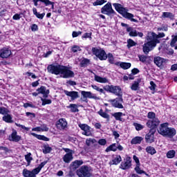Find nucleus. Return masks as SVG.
<instances>
[{"mask_svg": "<svg viewBox=\"0 0 177 177\" xmlns=\"http://www.w3.org/2000/svg\"><path fill=\"white\" fill-rule=\"evenodd\" d=\"M168 62V59H164L160 56L155 57L153 59V63L160 68H164V66Z\"/></svg>", "mask_w": 177, "mask_h": 177, "instance_id": "9d476101", "label": "nucleus"}, {"mask_svg": "<svg viewBox=\"0 0 177 177\" xmlns=\"http://www.w3.org/2000/svg\"><path fill=\"white\" fill-rule=\"evenodd\" d=\"M40 171V168H39L38 167L32 171V174H35V176H36V175H38V174H39Z\"/></svg>", "mask_w": 177, "mask_h": 177, "instance_id": "e2e57ef3", "label": "nucleus"}, {"mask_svg": "<svg viewBox=\"0 0 177 177\" xmlns=\"http://www.w3.org/2000/svg\"><path fill=\"white\" fill-rule=\"evenodd\" d=\"M135 171L137 172V174H145V171L140 169V165H136Z\"/></svg>", "mask_w": 177, "mask_h": 177, "instance_id": "603ef678", "label": "nucleus"}, {"mask_svg": "<svg viewBox=\"0 0 177 177\" xmlns=\"http://www.w3.org/2000/svg\"><path fill=\"white\" fill-rule=\"evenodd\" d=\"M94 80L97 82H100V84H106V82H109V80L106 77H102L100 76H98L97 75H95Z\"/></svg>", "mask_w": 177, "mask_h": 177, "instance_id": "b1692460", "label": "nucleus"}, {"mask_svg": "<svg viewBox=\"0 0 177 177\" xmlns=\"http://www.w3.org/2000/svg\"><path fill=\"white\" fill-rule=\"evenodd\" d=\"M66 127H67V121H66V119L61 118L57 122V127L59 128V129H64Z\"/></svg>", "mask_w": 177, "mask_h": 177, "instance_id": "4be33fe9", "label": "nucleus"}, {"mask_svg": "<svg viewBox=\"0 0 177 177\" xmlns=\"http://www.w3.org/2000/svg\"><path fill=\"white\" fill-rule=\"evenodd\" d=\"M31 135L32 136H35V138H37V139H39V140H44V142H49V138H48L47 137H45V136L38 135V134H36L35 133H31Z\"/></svg>", "mask_w": 177, "mask_h": 177, "instance_id": "c85d7f7f", "label": "nucleus"}, {"mask_svg": "<svg viewBox=\"0 0 177 177\" xmlns=\"http://www.w3.org/2000/svg\"><path fill=\"white\" fill-rule=\"evenodd\" d=\"M86 146L91 147L96 145V140L95 138H88L86 140Z\"/></svg>", "mask_w": 177, "mask_h": 177, "instance_id": "c9c22d12", "label": "nucleus"}, {"mask_svg": "<svg viewBox=\"0 0 177 177\" xmlns=\"http://www.w3.org/2000/svg\"><path fill=\"white\" fill-rule=\"evenodd\" d=\"M39 1L45 3L46 6H48V5H52V2L49 0H37V2H39Z\"/></svg>", "mask_w": 177, "mask_h": 177, "instance_id": "052dcab7", "label": "nucleus"}, {"mask_svg": "<svg viewBox=\"0 0 177 177\" xmlns=\"http://www.w3.org/2000/svg\"><path fill=\"white\" fill-rule=\"evenodd\" d=\"M138 57L140 59V62H142V63H145V62L147 60V57L145 55H139Z\"/></svg>", "mask_w": 177, "mask_h": 177, "instance_id": "4d7b16f0", "label": "nucleus"}, {"mask_svg": "<svg viewBox=\"0 0 177 177\" xmlns=\"http://www.w3.org/2000/svg\"><path fill=\"white\" fill-rule=\"evenodd\" d=\"M32 31H38V26L35 24H32L31 26Z\"/></svg>", "mask_w": 177, "mask_h": 177, "instance_id": "774afa93", "label": "nucleus"}, {"mask_svg": "<svg viewBox=\"0 0 177 177\" xmlns=\"http://www.w3.org/2000/svg\"><path fill=\"white\" fill-rule=\"evenodd\" d=\"M134 127H136V131H142L144 128L143 125L138 123H134Z\"/></svg>", "mask_w": 177, "mask_h": 177, "instance_id": "864d4df0", "label": "nucleus"}, {"mask_svg": "<svg viewBox=\"0 0 177 177\" xmlns=\"http://www.w3.org/2000/svg\"><path fill=\"white\" fill-rule=\"evenodd\" d=\"M79 127L84 131L82 132V135H85L86 136H91L92 135V131L91 130V127H89L86 124H79Z\"/></svg>", "mask_w": 177, "mask_h": 177, "instance_id": "ddd939ff", "label": "nucleus"}, {"mask_svg": "<svg viewBox=\"0 0 177 177\" xmlns=\"http://www.w3.org/2000/svg\"><path fill=\"white\" fill-rule=\"evenodd\" d=\"M98 114H99V115H100L103 118H106V119L110 118V115L109 114H107V113L103 111V109H100L98 111Z\"/></svg>", "mask_w": 177, "mask_h": 177, "instance_id": "58836bf2", "label": "nucleus"}, {"mask_svg": "<svg viewBox=\"0 0 177 177\" xmlns=\"http://www.w3.org/2000/svg\"><path fill=\"white\" fill-rule=\"evenodd\" d=\"M82 97L80 98V100L82 102H85V103H88V99H99L97 96L93 95L91 91H81Z\"/></svg>", "mask_w": 177, "mask_h": 177, "instance_id": "6e6552de", "label": "nucleus"}, {"mask_svg": "<svg viewBox=\"0 0 177 177\" xmlns=\"http://www.w3.org/2000/svg\"><path fill=\"white\" fill-rule=\"evenodd\" d=\"M10 142H20L21 140V137L20 136H17V131H14L10 136L9 137Z\"/></svg>", "mask_w": 177, "mask_h": 177, "instance_id": "412c9836", "label": "nucleus"}, {"mask_svg": "<svg viewBox=\"0 0 177 177\" xmlns=\"http://www.w3.org/2000/svg\"><path fill=\"white\" fill-rule=\"evenodd\" d=\"M108 61L111 64H114V57L113 56V54L109 53L107 55Z\"/></svg>", "mask_w": 177, "mask_h": 177, "instance_id": "de8ad7c7", "label": "nucleus"}, {"mask_svg": "<svg viewBox=\"0 0 177 177\" xmlns=\"http://www.w3.org/2000/svg\"><path fill=\"white\" fill-rule=\"evenodd\" d=\"M150 85L151 86H149V89H151V91H156V84L154 83V82L151 81L150 82Z\"/></svg>", "mask_w": 177, "mask_h": 177, "instance_id": "bf43d9fd", "label": "nucleus"}, {"mask_svg": "<svg viewBox=\"0 0 177 177\" xmlns=\"http://www.w3.org/2000/svg\"><path fill=\"white\" fill-rule=\"evenodd\" d=\"M91 87L93 89H95V91H97V92H100V93H104V90L103 88H99V86L96 85H91Z\"/></svg>", "mask_w": 177, "mask_h": 177, "instance_id": "8fccbe9b", "label": "nucleus"}, {"mask_svg": "<svg viewBox=\"0 0 177 177\" xmlns=\"http://www.w3.org/2000/svg\"><path fill=\"white\" fill-rule=\"evenodd\" d=\"M132 166V160L131 157L127 156L124 159L123 162L120 164L121 169H129Z\"/></svg>", "mask_w": 177, "mask_h": 177, "instance_id": "f8f14e48", "label": "nucleus"}, {"mask_svg": "<svg viewBox=\"0 0 177 177\" xmlns=\"http://www.w3.org/2000/svg\"><path fill=\"white\" fill-rule=\"evenodd\" d=\"M88 64H89V59H84L80 62V66L82 67H86V66H88Z\"/></svg>", "mask_w": 177, "mask_h": 177, "instance_id": "49530a36", "label": "nucleus"}, {"mask_svg": "<svg viewBox=\"0 0 177 177\" xmlns=\"http://www.w3.org/2000/svg\"><path fill=\"white\" fill-rule=\"evenodd\" d=\"M41 100L42 102L41 106H45L46 104H50V103H52V100H50L44 99V98L41 97Z\"/></svg>", "mask_w": 177, "mask_h": 177, "instance_id": "09e8293b", "label": "nucleus"}, {"mask_svg": "<svg viewBox=\"0 0 177 177\" xmlns=\"http://www.w3.org/2000/svg\"><path fill=\"white\" fill-rule=\"evenodd\" d=\"M176 153V152L175 151V150H170L167 153V158H174Z\"/></svg>", "mask_w": 177, "mask_h": 177, "instance_id": "37998d69", "label": "nucleus"}, {"mask_svg": "<svg viewBox=\"0 0 177 177\" xmlns=\"http://www.w3.org/2000/svg\"><path fill=\"white\" fill-rule=\"evenodd\" d=\"M136 42H135L131 39H129L127 40V48L129 49L130 48H132V46H136Z\"/></svg>", "mask_w": 177, "mask_h": 177, "instance_id": "79ce46f5", "label": "nucleus"}, {"mask_svg": "<svg viewBox=\"0 0 177 177\" xmlns=\"http://www.w3.org/2000/svg\"><path fill=\"white\" fill-rule=\"evenodd\" d=\"M72 52H73L74 53L78 52V50H81V48H80V46H74L73 47H72L71 48Z\"/></svg>", "mask_w": 177, "mask_h": 177, "instance_id": "5fc2aeb1", "label": "nucleus"}, {"mask_svg": "<svg viewBox=\"0 0 177 177\" xmlns=\"http://www.w3.org/2000/svg\"><path fill=\"white\" fill-rule=\"evenodd\" d=\"M8 113H10L9 109L5 107H0V114H8Z\"/></svg>", "mask_w": 177, "mask_h": 177, "instance_id": "3c124183", "label": "nucleus"}, {"mask_svg": "<svg viewBox=\"0 0 177 177\" xmlns=\"http://www.w3.org/2000/svg\"><path fill=\"white\" fill-rule=\"evenodd\" d=\"M82 164H84V161H82V160H75L73 162H72V169L75 171V169H77V168H78L80 165H82Z\"/></svg>", "mask_w": 177, "mask_h": 177, "instance_id": "bb28decb", "label": "nucleus"}, {"mask_svg": "<svg viewBox=\"0 0 177 177\" xmlns=\"http://www.w3.org/2000/svg\"><path fill=\"white\" fill-rule=\"evenodd\" d=\"M37 19H40L42 20L44 17H45V12L40 14L39 12H37V15H35Z\"/></svg>", "mask_w": 177, "mask_h": 177, "instance_id": "0e129e2a", "label": "nucleus"}, {"mask_svg": "<svg viewBox=\"0 0 177 177\" xmlns=\"http://www.w3.org/2000/svg\"><path fill=\"white\" fill-rule=\"evenodd\" d=\"M106 2H107V1L105 0H96L93 5L94 6H98L99 5H103L104 3H106Z\"/></svg>", "mask_w": 177, "mask_h": 177, "instance_id": "a18cd8bd", "label": "nucleus"}, {"mask_svg": "<svg viewBox=\"0 0 177 177\" xmlns=\"http://www.w3.org/2000/svg\"><path fill=\"white\" fill-rule=\"evenodd\" d=\"M169 124L168 122H165L163 124H161L158 129V132L160 135H162V136H164L165 138V135L167 134V132L168 131V127Z\"/></svg>", "mask_w": 177, "mask_h": 177, "instance_id": "4468645a", "label": "nucleus"}, {"mask_svg": "<svg viewBox=\"0 0 177 177\" xmlns=\"http://www.w3.org/2000/svg\"><path fill=\"white\" fill-rule=\"evenodd\" d=\"M77 175L79 177H91L92 176V169L86 165L82 166L77 170Z\"/></svg>", "mask_w": 177, "mask_h": 177, "instance_id": "20e7f679", "label": "nucleus"}, {"mask_svg": "<svg viewBox=\"0 0 177 177\" xmlns=\"http://www.w3.org/2000/svg\"><path fill=\"white\" fill-rule=\"evenodd\" d=\"M111 103L112 106L116 109H124V106L122 105L124 99H122V97H118L114 100H111Z\"/></svg>", "mask_w": 177, "mask_h": 177, "instance_id": "9b49d317", "label": "nucleus"}, {"mask_svg": "<svg viewBox=\"0 0 177 177\" xmlns=\"http://www.w3.org/2000/svg\"><path fill=\"white\" fill-rule=\"evenodd\" d=\"M52 151V147H49L48 145H45L43 147V153L44 154H48Z\"/></svg>", "mask_w": 177, "mask_h": 177, "instance_id": "e433bc0d", "label": "nucleus"}, {"mask_svg": "<svg viewBox=\"0 0 177 177\" xmlns=\"http://www.w3.org/2000/svg\"><path fill=\"white\" fill-rule=\"evenodd\" d=\"M143 138L142 137H136L131 140V145H139L142 143Z\"/></svg>", "mask_w": 177, "mask_h": 177, "instance_id": "72a5a7b5", "label": "nucleus"}, {"mask_svg": "<svg viewBox=\"0 0 177 177\" xmlns=\"http://www.w3.org/2000/svg\"><path fill=\"white\" fill-rule=\"evenodd\" d=\"M122 161V158H121V156L118 155L116 156L111 162L113 165H118V164H120V162Z\"/></svg>", "mask_w": 177, "mask_h": 177, "instance_id": "7c9ffc66", "label": "nucleus"}, {"mask_svg": "<svg viewBox=\"0 0 177 177\" xmlns=\"http://www.w3.org/2000/svg\"><path fill=\"white\" fill-rule=\"evenodd\" d=\"M111 93H113V95L118 96V97H122V90L119 86H112Z\"/></svg>", "mask_w": 177, "mask_h": 177, "instance_id": "f3484780", "label": "nucleus"}, {"mask_svg": "<svg viewBox=\"0 0 177 177\" xmlns=\"http://www.w3.org/2000/svg\"><path fill=\"white\" fill-rule=\"evenodd\" d=\"M140 79H138V80L135 81L130 87L131 91H139V89H140L139 84H140Z\"/></svg>", "mask_w": 177, "mask_h": 177, "instance_id": "393cba45", "label": "nucleus"}, {"mask_svg": "<svg viewBox=\"0 0 177 177\" xmlns=\"http://www.w3.org/2000/svg\"><path fill=\"white\" fill-rule=\"evenodd\" d=\"M145 150L147 153H148V154H151V156H153V154H156V153H157V151H156V149L151 146L147 147Z\"/></svg>", "mask_w": 177, "mask_h": 177, "instance_id": "473e14b6", "label": "nucleus"}, {"mask_svg": "<svg viewBox=\"0 0 177 177\" xmlns=\"http://www.w3.org/2000/svg\"><path fill=\"white\" fill-rule=\"evenodd\" d=\"M98 143L101 146H104L107 143V142L104 139H100L99 140Z\"/></svg>", "mask_w": 177, "mask_h": 177, "instance_id": "69168bd1", "label": "nucleus"}, {"mask_svg": "<svg viewBox=\"0 0 177 177\" xmlns=\"http://www.w3.org/2000/svg\"><path fill=\"white\" fill-rule=\"evenodd\" d=\"M101 13H103V15H107L108 16H111V15H114V13H115V11L113 10L111 3H107L101 8Z\"/></svg>", "mask_w": 177, "mask_h": 177, "instance_id": "0eeeda50", "label": "nucleus"}, {"mask_svg": "<svg viewBox=\"0 0 177 177\" xmlns=\"http://www.w3.org/2000/svg\"><path fill=\"white\" fill-rule=\"evenodd\" d=\"M16 127H19V128H21L22 129H25L26 131H29L30 129L28 127H26V126L23 124H20L19 123H15Z\"/></svg>", "mask_w": 177, "mask_h": 177, "instance_id": "6e6d98bb", "label": "nucleus"}, {"mask_svg": "<svg viewBox=\"0 0 177 177\" xmlns=\"http://www.w3.org/2000/svg\"><path fill=\"white\" fill-rule=\"evenodd\" d=\"M37 92L38 93H41L43 95V97H48V95H49V89H46V87L41 86L40 88L37 89Z\"/></svg>", "mask_w": 177, "mask_h": 177, "instance_id": "aec40b11", "label": "nucleus"}, {"mask_svg": "<svg viewBox=\"0 0 177 177\" xmlns=\"http://www.w3.org/2000/svg\"><path fill=\"white\" fill-rule=\"evenodd\" d=\"M175 135H176V129H175V128L168 127L165 138H169L170 139H172Z\"/></svg>", "mask_w": 177, "mask_h": 177, "instance_id": "6ab92c4d", "label": "nucleus"}, {"mask_svg": "<svg viewBox=\"0 0 177 177\" xmlns=\"http://www.w3.org/2000/svg\"><path fill=\"white\" fill-rule=\"evenodd\" d=\"M147 118L149 119L147 122V127L148 128H157L160 125V120L156 118V113L154 112H149Z\"/></svg>", "mask_w": 177, "mask_h": 177, "instance_id": "7ed1b4c3", "label": "nucleus"}, {"mask_svg": "<svg viewBox=\"0 0 177 177\" xmlns=\"http://www.w3.org/2000/svg\"><path fill=\"white\" fill-rule=\"evenodd\" d=\"M162 17L174 19V14H172L171 12H165L162 13Z\"/></svg>", "mask_w": 177, "mask_h": 177, "instance_id": "ea45409f", "label": "nucleus"}, {"mask_svg": "<svg viewBox=\"0 0 177 177\" xmlns=\"http://www.w3.org/2000/svg\"><path fill=\"white\" fill-rule=\"evenodd\" d=\"M120 66L123 70H128V68H131V63L121 62Z\"/></svg>", "mask_w": 177, "mask_h": 177, "instance_id": "4c0bfd02", "label": "nucleus"}, {"mask_svg": "<svg viewBox=\"0 0 177 177\" xmlns=\"http://www.w3.org/2000/svg\"><path fill=\"white\" fill-rule=\"evenodd\" d=\"M105 151H106V153H109V151H117V144L114 143L111 145L106 149Z\"/></svg>", "mask_w": 177, "mask_h": 177, "instance_id": "f704fd0d", "label": "nucleus"}, {"mask_svg": "<svg viewBox=\"0 0 177 177\" xmlns=\"http://www.w3.org/2000/svg\"><path fill=\"white\" fill-rule=\"evenodd\" d=\"M113 88V85H111V86H106L104 89V91H106L107 92H110L111 93V89Z\"/></svg>", "mask_w": 177, "mask_h": 177, "instance_id": "338daca9", "label": "nucleus"}, {"mask_svg": "<svg viewBox=\"0 0 177 177\" xmlns=\"http://www.w3.org/2000/svg\"><path fill=\"white\" fill-rule=\"evenodd\" d=\"M23 175L24 177H37V176H35V174L32 173V171H29L27 169H24L23 170Z\"/></svg>", "mask_w": 177, "mask_h": 177, "instance_id": "cd10ccee", "label": "nucleus"}, {"mask_svg": "<svg viewBox=\"0 0 177 177\" xmlns=\"http://www.w3.org/2000/svg\"><path fill=\"white\" fill-rule=\"evenodd\" d=\"M3 115H4L3 117V121H5V122H8L9 124H12V122H13L12 120L13 118L12 117V115L9 114V113L3 114Z\"/></svg>", "mask_w": 177, "mask_h": 177, "instance_id": "a878e982", "label": "nucleus"}, {"mask_svg": "<svg viewBox=\"0 0 177 177\" xmlns=\"http://www.w3.org/2000/svg\"><path fill=\"white\" fill-rule=\"evenodd\" d=\"M149 37L152 38V41H154L155 44L157 45V44H160V40H158V38H164V37H165V34L164 32H160L157 35L152 32L151 36Z\"/></svg>", "mask_w": 177, "mask_h": 177, "instance_id": "dca6fc26", "label": "nucleus"}, {"mask_svg": "<svg viewBox=\"0 0 177 177\" xmlns=\"http://www.w3.org/2000/svg\"><path fill=\"white\" fill-rule=\"evenodd\" d=\"M92 53L95 56L98 57L100 60H106V59H107V54H106V51H104V50L93 48Z\"/></svg>", "mask_w": 177, "mask_h": 177, "instance_id": "423d86ee", "label": "nucleus"}, {"mask_svg": "<svg viewBox=\"0 0 177 177\" xmlns=\"http://www.w3.org/2000/svg\"><path fill=\"white\" fill-rule=\"evenodd\" d=\"M12 55V50L8 48H3L0 50V57L1 59H8Z\"/></svg>", "mask_w": 177, "mask_h": 177, "instance_id": "2eb2a0df", "label": "nucleus"}, {"mask_svg": "<svg viewBox=\"0 0 177 177\" xmlns=\"http://www.w3.org/2000/svg\"><path fill=\"white\" fill-rule=\"evenodd\" d=\"M81 34H82V32H81V31H79V32L73 31L72 33V37L73 38H75V37H78V35H81Z\"/></svg>", "mask_w": 177, "mask_h": 177, "instance_id": "680f3d73", "label": "nucleus"}, {"mask_svg": "<svg viewBox=\"0 0 177 177\" xmlns=\"http://www.w3.org/2000/svg\"><path fill=\"white\" fill-rule=\"evenodd\" d=\"M64 93H65L66 96H69V97H71V100H75V99H78V97H80V95L77 91H68L67 90H64Z\"/></svg>", "mask_w": 177, "mask_h": 177, "instance_id": "a211bd4d", "label": "nucleus"}, {"mask_svg": "<svg viewBox=\"0 0 177 177\" xmlns=\"http://www.w3.org/2000/svg\"><path fill=\"white\" fill-rule=\"evenodd\" d=\"M25 159L28 162V166L31 164V161H32V157H31V153H28L27 155H25Z\"/></svg>", "mask_w": 177, "mask_h": 177, "instance_id": "c03bdc74", "label": "nucleus"}, {"mask_svg": "<svg viewBox=\"0 0 177 177\" xmlns=\"http://www.w3.org/2000/svg\"><path fill=\"white\" fill-rule=\"evenodd\" d=\"M41 132H48V131H49V128L48 127V126H46V124L41 125Z\"/></svg>", "mask_w": 177, "mask_h": 177, "instance_id": "13d9d810", "label": "nucleus"}, {"mask_svg": "<svg viewBox=\"0 0 177 177\" xmlns=\"http://www.w3.org/2000/svg\"><path fill=\"white\" fill-rule=\"evenodd\" d=\"M113 117H115V118L117 121H122V118H121V117H122V112L115 113L113 114Z\"/></svg>", "mask_w": 177, "mask_h": 177, "instance_id": "a19ab883", "label": "nucleus"}, {"mask_svg": "<svg viewBox=\"0 0 177 177\" xmlns=\"http://www.w3.org/2000/svg\"><path fill=\"white\" fill-rule=\"evenodd\" d=\"M74 156H73V153H66L63 157V161H64L66 164H69L73 161Z\"/></svg>", "mask_w": 177, "mask_h": 177, "instance_id": "5701e85b", "label": "nucleus"}, {"mask_svg": "<svg viewBox=\"0 0 177 177\" xmlns=\"http://www.w3.org/2000/svg\"><path fill=\"white\" fill-rule=\"evenodd\" d=\"M150 128L149 132L145 136V141L147 143H153L154 142V134L156 133V128L157 127H149Z\"/></svg>", "mask_w": 177, "mask_h": 177, "instance_id": "1a4fd4ad", "label": "nucleus"}, {"mask_svg": "<svg viewBox=\"0 0 177 177\" xmlns=\"http://www.w3.org/2000/svg\"><path fill=\"white\" fill-rule=\"evenodd\" d=\"M130 37H140L142 38L143 37V32H138L136 30H133L129 32Z\"/></svg>", "mask_w": 177, "mask_h": 177, "instance_id": "c756f323", "label": "nucleus"}, {"mask_svg": "<svg viewBox=\"0 0 177 177\" xmlns=\"http://www.w3.org/2000/svg\"><path fill=\"white\" fill-rule=\"evenodd\" d=\"M47 70L49 73L55 75L60 74L62 78H73L75 75L74 72L68 69V67L66 66L51 64L47 67Z\"/></svg>", "mask_w": 177, "mask_h": 177, "instance_id": "f257e3e1", "label": "nucleus"}, {"mask_svg": "<svg viewBox=\"0 0 177 177\" xmlns=\"http://www.w3.org/2000/svg\"><path fill=\"white\" fill-rule=\"evenodd\" d=\"M113 6H114L115 10L118 12V13L122 15V16H123L125 19H128L129 20H131V21H133L134 23H138V19H133V14L128 12V9L124 8L122 5L115 3L113 4Z\"/></svg>", "mask_w": 177, "mask_h": 177, "instance_id": "f03ea898", "label": "nucleus"}, {"mask_svg": "<svg viewBox=\"0 0 177 177\" xmlns=\"http://www.w3.org/2000/svg\"><path fill=\"white\" fill-rule=\"evenodd\" d=\"M148 42L145 44L143 46V52L145 55H147L150 50H153V48H155L156 42L153 41V38H151L149 36L147 38Z\"/></svg>", "mask_w": 177, "mask_h": 177, "instance_id": "39448f33", "label": "nucleus"}, {"mask_svg": "<svg viewBox=\"0 0 177 177\" xmlns=\"http://www.w3.org/2000/svg\"><path fill=\"white\" fill-rule=\"evenodd\" d=\"M67 109H71L72 113H78L80 111V110H78V106L75 104H71L67 106Z\"/></svg>", "mask_w": 177, "mask_h": 177, "instance_id": "2f4dec72", "label": "nucleus"}]
</instances>
